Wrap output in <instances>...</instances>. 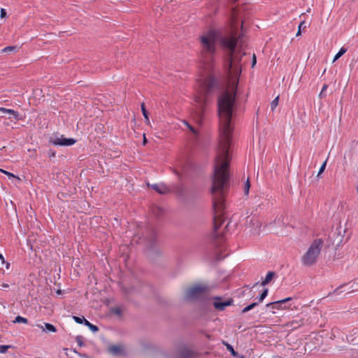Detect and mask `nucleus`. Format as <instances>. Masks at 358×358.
<instances>
[{"label":"nucleus","instance_id":"1","mask_svg":"<svg viewBox=\"0 0 358 358\" xmlns=\"http://www.w3.org/2000/svg\"><path fill=\"white\" fill-rule=\"evenodd\" d=\"M235 92L225 91L217 100V113L220 120V136L215 158L213 184L210 189L213 196V231L212 241H223V234L217 230L224 221V191L228 187V172L231 159L233 128L231 124L235 103Z\"/></svg>","mask_w":358,"mask_h":358},{"label":"nucleus","instance_id":"2","mask_svg":"<svg viewBox=\"0 0 358 358\" xmlns=\"http://www.w3.org/2000/svg\"><path fill=\"white\" fill-rule=\"evenodd\" d=\"M201 50L199 53L200 65L206 71L210 72L214 69L216 43L219 41L220 45L229 50V58L224 64V69L229 79L233 83H237L241 73V58L245 55L240 49L235 53L238 40L236 34L219 36L215 30H210L200 36Z\"/></svg>","mask_w":358,"mask_h":358},{"label":"nucleus","instance_id":"3","mask_svg":"<svg viewBox=\"0 0 358 358\" xmlns=\"http://www.w3.org/2000/svg\"><path fill=\"white\" fill-rule=\"evenodd\" d=\"M199 88L202 96H197L196 101L203 106L208 102V96L219 89V81L213 75H209L199 80Z\"/></svg>","mask_w":358,"mask_h":358},{"label":"nucleus","instance_id":"4","mask_svg":"<svg viewBox=\"0 0 358 358\" xmlns=\"http://www.w3.org/2000/svg\"><path fill=\"white\" fill-rule=\"evenodd\" d=\"M323 245V241L322 239L314 240L309 246L307 252L303 255L301 258V263L305 266H311L314 265L317 257L321 252Z\"/></svg>","mask_w":358,"mask_h":358},{"label":"nucleus","instance_id":"5","mask_svg":"<svg viewBox=\"0 0 358 358\" xmlns=\"http://www.w3.org/2000/svg\"><path fill=\"white\" fill-rule=\"evenodd\" d=\"M206 285H196L187 288L185 292V299L189 301H196L204 298L208 291Z\"/></svg>","mask_w":358,"mask_h":358},{"label":"nucleus","instance_id":"6","mask_svg":"<svg viewBox=\"0 0 358 358\" xmlns=\"http://www.w3.org/2000/svg\"><path fill=\"white\" fill-rule=\"evenodd\" d=\"M49 141L52 145L58 146H70L73 145L76 142V141L74 138H64L63 135H62L61 136H58L57 135L53 136L50 138Z\"/></svg>","mask_w":358,"mask_h":358},{"label":"nucleus","instance_id":"7","mask_svg":"<svg viewBox=\"0 0 358 358\" xmlns=\"http://www.w3.org/2000/svg\"><path fill=\"white\" fill-rule=\"evenodd\" d=\"M213 305L214 308L218 310H224L226 307L231 306L233 303V299H231L223 301L221 297L216 296L213 297Z\"/></svg>","mask_w":358,"mask_h":358},{"label":"nucleus","instance_id":"8","mask_svg":"<svg viewBox=\"0 0 358 358\" xmlns=\"http://www.w3.org/2000/svg\"><path fill=\"white\" fill-rule=\"evenodd\" d=\"M181 358H197L199 354L187 347L181 348L178 351Z\"/></svg>","mask_w":358,"mask_h":358},{"label":"nucleus","instance_id":"9","mask_svg":"<svg viewBox=\"0 0 358 358\" xmlns=\"http://www.w3.org/2000/svg\"><path fill=\"white\" fill-rule=\"evenodd\" d=\"M291 300H292L291 297H287V298H285L282 300L268 303L266 304V306L271 307L272 308L278 309V310L282 309V308L285 309V308H287V307L285 306L284 307H282V306L285 304L287 302L290 301Z\"/></svg>","mask_w":358,"mask_h":358},{"label":"nucleus","instance_id":"10","mask_svg":"<svg viewBox=\"0 0 358 358\" xmlns=\"http://www.w3.org/2000/svg\"><path fill=\"white\" fill-rule=\"evenodd\" d=\"M151 187L160 194H165L170 192L169 187L163 183L151 185Z\"/></svg>","mask_w":358,"mask_h":358},{"label":"nucleus","instance_id":"11","mask_svg":"<svg viewBox=\"0 0 358 358\" xmlns=\"http://www.w3.org/2000/svg\"><path fill=\"white\" fill-rule=\"evenodd\" d=\"M304 324V319L301 318L299 320H294L288 322L285 325L286 327H290L292 329H296Z\"/></svg>","mask_w":358,"mask_h":358},{"label":"nucleus","instance_id":"12","mask_svg":"<svg viewBox=\"0 0 358 358\" xmlns=\"http://www.w3.org/2000/svg\"><path fill=\"white\" fill-rule=\"evenodd\" d=\"M37 326L46 333H55L57 331V328L50 323H44V325L38 324Z\"/></svg>","mask_w":358,"mask_h":358},{"label":"nucleus","instance_id":"13","mask_svg":"<svg viewBox=\"0 0 358 358\" xmlns=\"http://www.w3.org/2000/svg\"><path fill=\"white\" fill-rule=\"evenodd\" d=\"M148 245L152 247L156 241V232L153 229L149 230Z\"/></svg>","mask_w":358,"mask_h":358},{"label":"nucleus","instance_id":"14","mask_svg":"<svg viewBox=\"0 0 358 358\" xmlns=\"http://www.w3.org/2000/svg\"><path fill=\"white\" fill-rule=\"evenodd\" d=\"M275 273L274 271H268L266 275V278L264 280L262 281L261 285L262 286H265L268 284L272 279L275 276Z\"/></svg>","mask_w":358,"mask_h":358},{"label":"nucleus","instance_id":"15","mask_svg":"<svg viewBox=\"0 0 358 358\" xmlns=\"http://www.w3.org/2000/svg\"><path fill=\"white\" fill-rule=\"evenodd\" d=\"M224 345H225L227 349L231 352V355L234 357L245 358V357L243 355H241V354L238 353L236 351H235L234 348L232 347V345H231L230 344L225 343Z\"/></svg>","mask_w":358,"mask_h":358},{"label":"nucleus","instance_id":"16","mask_svg":"<svg viewBox=\"0 0 358 358\" xmlns=\"http://www.w3.org/2000/svg\"><path fill=\"white\" fill-rule=\"evenodd\" d=\"M238 10L236 7H234L232 8L231 10V22L233 24V26L236 27V24L237 23V21L238 20Z\"/></svg>","mask_w":358,"mask_h":358},{"label":"nucleus","instance_id":"17","mask_svg":"<svg viewBox=\"0 0 358 358\" xmlns=\"http://www.w3.org/2000/svg\"><path fill=\"white\" fill-rule=\"evenodd\" d=\"M0 111H2L6 113L11 114L13 115L15 120H19V114L17 111L12 109H7L5 108H0Z\"/></svg>","mask_w":358,"mask_h":358},{"label":"nucleus","instance_id":"18","mask_svg":"<svg viewBox=\"0 0 358 358\" xmlns=\"http://www.w3.org/2000/svg\"><path fill=\"white\" fill-rule=\"evenodd\" d=\"M108 350L113 355H119L121 352L122 349H121L120 346H118V345H111V346L109 347Z\"/></svg>","mask_w":358,"mask_h":358},{"label":"nucleus","instance_id":"19","mask_svg":"<svg viewBox=\"0 0 358 358\" xmlns=\"http://www.w3.org/2000/svg\"><path fill=\"white\" fill-rule=\"evenodd\" d=\"M163 209L157 206L152 208V213L157 217L160 216L163 213Z\"/></svg>","mask_w":358,"mask_h":358},{"label":"nucleus","instance_id":"20","mask_svg":"<svg viewBox=\"0 0 358 358\" xmlns=\"http://www.w3.org/2000/svg\"><path fill=\"white\" fill-rule=\"evenodd\" d=\"M347 52V48L342 47L340 50L337 52V54L334 56L333 59V62H336L338 59L343 55H344Z\"/></svg>","mask_w":358,"mask_h":358},{"label":"nucleus","instance_id":"21","mask_svg":"<svg viewBox=\"0 0 358 358\" xmlns=\"http://www.w3.org/2000/svg\"><path fill=\"white\" fill-rule=\"evenodd\" d=\"M84 324L87 326L93 332H96L99 331V327L94 324H92L88 320H86Z\"/></svg>","mask_w":358,"mask_h":358},{"label":"nucleus","instance_id":"22","mask_svg":"<svg viewBox=\"0 0 358 358\" xmlns=\"http://www.w3.org/2000/svg\"><path fill=\"white\" fill-rule=\"evenodd\" d=\"M258 303L257 302H254V303H252L251 304L247 306L246 307H245L241 313H247L248 312L249 310H252V308H254L255 307H256L257 306Z\"/></svg>","mask_w":358,"mask_h":358},{"label":"nucleus","instance_id":"23","mask_svg":"<svg viewBox=\"0 0 358 358\" xmlns=\"http://www.w3.org/2000/svg\"><path fill=\"white\" fill-rule=\"evenodd\" d=\"M306 28V22H305V21H302V22L299 24V27H298V31H297V33H296V36H300V35L301 34V30H302V29H305Z\"/></svg>","mask_w":358,"mask_h":358},{"label":"nucleus","instance_id":"24","mask_svg":"<svg viewBox=\"0 0 358 358\" xmlns=\"http://www.w3.org/2000/svg\"><path fill=\"white\" fill-rule=\"evenodd\" d=\"M14 322L27 324L28 322V320L27 318L18 315L15 317Z\"/></svg>","mask_w":358,"mask_h":358},{"label":"nucleus","instance_id":"25","mask_svg":"<svg viewBox=\"0 0 358 358\" xmlns=\"http://www.w3.org/2000/svg\"><path fill=\"white\" fill-rule=\"evenodd\" d=\"M268 289H264L263 292L261 293V294L259 296V301L262 302L263 300L266 298V296L268 295Z\"/></svg>","mask_w":358,"mask_h":358},{"label":"nucleus","instance_id":"26","mask_svg":"<svg viewBox=\"0 0 358 358\" xmlns=\"http://www.w3.org/2000/svg\"><path fill=\"white\" fill-rule=\"evenodd\" d=\"M0 171L1 173H4L5 175L8 176L9 178H16L18 180H20L19 177L15 176L14 174H13L12 173L8 172L7 171H5L3 169H0Z\"/></svg>","mask_w":358,"mask_h":358},{"label":"nucleus","instance_id":"27","mask_svg":"<svg viewBox=\"0 0 358 358\" xmlns=\"http://www.w3.org/2000/svg\"><path fill=\"white\" fill-rule=\"evenodd\" d=\"M73 318L74 321L78 324H84L85 322L87 320L84 317H80L78 316H73Z\"/></svg>","mask_w":358,"mask_h":358},{"label":"nucleus","instance_id":"28","mask_svg":"<svg viewBox=\"0 0 358 358\" xmlns=\"http://www.w3.org/2000/svg\"><path fill=\"white\" fill-rule=\"evenodd\" d=\"M278 101H279V97L277 96L275 97L271 102V110H274L275 108H276V106H278Z\"/></svg>","mask_w":358,"mask_h":358},{"label":"nucleus","instance_id":"29","mask_svg":"<svg viewBox=\"0 0 358 358\" xmlns=\"http://www.w3.org/2000/svg\"><path fill=\"white\" fill-rule=\"evenodd\" d=\"M110 312L118 316H120L122 315V310L118 307L112 308L110 309Z\"/></svg>","mask_w":358,"mask_h":358},{"label":"nucleus","instance_id":"30","mask_svg":"<svg viewBox=\"0 0 358 358\" xmlns=\"http://www.w3.org/2000/svg\"><path fill=\"white\" fill-rule=\"evenodd\" d=\"M327 87H328L327 85L325 84L323 85L322 90L319 94L320 98L322 99L326 96L325 91L327 90Z\"/></svg>","mask_w":358,"mask_h":358},{"label":"nucleus","instance_id":"31","mask_svg":"<svg viewBox=\"0 0 358 358\" xmlns=\"http://www.w3.org/2000/svg\"><path fill=\"white\" fill-rule=\"evenodd\" d=\"M76 341L80 347L84 345L83 337L82 336H77L76 338Z\"/></svg>","mask_w":358,"mask_h":358},{"label":"nucleus","instance_id":"32","mask_svg":"<svg viewBox=\"0 0 358 358\" xmlns=\"http://www.w3.org/2000/svg\"><path fill=\"white\" fill-rule=\"evenodd\" d=\"M17 49L16 46H7L4 48L1 51L2 52H8L13 50H15Z\"/></svg>","mask_w":358,"mask_h":358},{"label":"nucleus","instance_id":"33","mask_svg":"<svg viewBox=\"0 0 358 358\" xmlns=\"http://www.w3.org/2000/svg\"><path fill=\"white\" fill-rule=\"evenodd\" d=\"M250 187V184L249 179H248L246 182L245 183V185H244V193H245V194H248L249 193Z\"/></svg>","mask_w":358,"mask_h":358},{"label":"nucleus","instance_id":"34","mask_svg":"<svg viewBox=\"0 0 358 358\" xmlns=\"http://www.w3.org/2000/svg\"><path fill=\"white\" fill-rule=\"evenodd\" d=\"M11 348L10 345H0V353H6L8 348Z\"/></svg>","mask_w":358,"mask_h":358},{"label":"nucleus","instance_id":"35","mask_svg":"<svg viewBox=\"0 0 358 358\" xmlns=\"http://www.w3.org/2000/svg\"><path fill=\"white\" fill-rule=\"evenodd\" d=\"M141 110H142V113H143V117H146V115H148V112L147 111V110L145 108V105L144 103H142L141 104Z\"/></svg>","mask_w":358,"mask_h":358},{"label":"nucleus","instance_id":"36","mask_svg":"<svg viewBox=\"0 0 358 358\" xmlns=\"http://www.w3.org/2000/svg\"><path fill=\"white\" fill-rule=\"evenodd\" d=\"M326 164H327V160L322 164V166L318 171L317 176H320V175L324 172L325 167H326Z\"/></svg>","mask_w":358,"mask_h":358},{"label":"nucleus","instance_id":"37","mask_svg":"<svg viewBox=\"0 0 358 358\" xmlns=\"http://www.w3.org/2000/svg\"><path fill=\"white\" fill-rule=\"evenodd\" d=\"M55 155H56V152H55V151L52 150H50L48 151V157H49L50 158L55 157Z\"/></svg>","mask_w":358,"mask_h":358},{"label":"nucleus","instance_id":"38","mask_svg":"<svg viewBox=\"0 0 358 358\" xmlns=\"http://www.w3.org/2000/svg\"><path fill=\"white\" fill-rule=\"evenodd\" d=\"M6 16V11L4 8H1V14H0V17L1 18H3Z\"/></svg>","mask_w":358,"mask_h":358},{"label":"nucleus","instance_id":"39","mask_svg":"<svg viewBox=\"0 0 358 358\" xmlns=\"http://www.w3.org/2000/svg\"><path fill=\"white\" fill-rule=\"evenodd\" d=\"M186 124H187V126L188 127V128L189 129V130H190L192 133H194V134H196V131L195 130V129H194L193 127H192V126H191L190 124H189L187 122H186Z\"/></svg>","mask_w":358,"mask_h":358},{"label":"nucleus","instance_id":"40","mask_svg":"<svg viewBox=\"0 0 358 358\" xmlns=\"http://www.w3.org/2000/svg\"><path fill=\"white\" fill-rule=\"evenodd\" d=\"M186 124H187V126L188 127V128L189 129V130H190L192 133H194V134H196V131L195 130V129H194L193 127H192V126H191L190 124H189L187 122H186Z\"/></svg>","mask_w":358,"mask_h":358},{"label":"nucleus","instance_id":"41","mask_svg":"<svg viewBox=\"0 0 358 358\" xmlns=\"http://www.w3.org/2000/svg\"><path fill=\"white\" fill-rule=\"evenodd\" d=\"M186 124H187V126L188 127V128L189 129V130H190L192 133H194V134H196V131L195 130V129H194L193 127H192V126H191L190 124H189L187 122H186Z\"/></svg>","mask_w":358,"mask_h":358},{"label":"nucleus","instance_id":"42","mask_svg":"<svg viewBox=\"0 0 358 358\" xmlns=\"http://www.w3.org/2000/svg\"><path fill=\"white\" fill-rule=\"evenodd\" d=\"M344 285H342L341 286H339L338 288H336L332 293H330L329 295H331V294H338V290L342 287H343Z\"/></svg>","mask_w":358,"mask_h":358},{"label":"nucleus","instance_id":"43","mask_svg":"<svg viewBox=\"0 0 358 358\" xmlns=\"http://www.w3.org/2000/svg\"><path fill=\"white\" fill-rule=\"evenodd\" d=\"M256 62H257V59H256V56L254 54L253 56H252V67L253 68L255 66V65L256 64Z\"/></svg>","mask_w":358,"mask_h":358},{"label":"nucleus","instance_id":"44","mask_svg":"<svg viewBox=\"0 0 358 358\" xmlns=\"http://www.w3.org/2000/svg\"><path fill=\"white\" fill-rule=\"evenodd\" d=\"M0 260H1V265H3V264L6 263L4 257H3V255L1 254H0Z\"/></svg>","mask_w":358,"mask_h":358},{"label":"nucleus","instance_id":"45","mask_svg":"<svg viewBox=\"0 0 358 358\" xmlns=\"http://www.w3.org/2000/svg\"><path fill=\"white\" fill-rule=\"evenodd\" d=\"M145 118V122L146 124H149L150 123V120H149V117H148V115H146V117H144Z\"/></svg>","mask_w":358,"mask_h":358},{"label":"nucleus","instance_id":"46","mask_svg":"<svg viewBox=\"0 0 358 358\" xmlns=\"http://www.w3.org/2000/svg\"><path fill=\"white\" fill-rule=\"evenodd\" d=\"M3 264H5V265H6V268L7 269H8V268H9V267H10V263H8V262H6V263H4Z\"/></svg>","mask_w":358,"mask_h":358},{"label":"nucleus","instance_id":"47","mask_svg":"<svg viewBox=\"0 0 358 358\" xmlns=\"http://www.w3.org/2000/svg\"><path fill=\"white\" fill-rule=\"evenodd\" d=\"M1 286H2L3 287H5V288H7V287H9V285H8V284H5V283L1 284Z\"/></svg>","mask_w":358,"mask_h":358},{"label":"nucleus","instance_id":"48","mask_svg":"<svg viewBox=\"0 0 358 358\" xmlns=\"http://www.w3.org/2000/svg\"><path fill=\"white\" fill-rule=\"evenodd\" d=\"M146 143H147V140H146L145 136H144L143 144L145 145Z\"/></svg>","mask_w":358,"mask_h":358},{"label":"nucleus","instance_id":"49","mask_svg":"<svg viewBox=\"0 0 358 358\" xmlns=\"http://www.w3.org/2000/svg\"><path fill=\"white\" fill-rule=\"evenodd\" d=\"M255 222H256V224H257V227H260V225H259V223L258 220H255Z\"/></svg>","mask_w":358,"mask_h":358},{"label":"nucleus","instance_id":"50","mask_svg":"<svg viewBox=\"0 0 358 358\" xmlns=\"http://www.w3.org/2000/svg\"><path fill=\"white\" fill-rule=\"evenodd\" d=\"M259 284V282H256L255 285H254V287L256 286L257 285Z\"/></svg>","mask_w":358,"mask_h":358},{"label":"nucleus","instance_id":"51","mask_svg":"<svg viewBox=\"0 0 358 358\" xmlns=\"http://www.w3.org/2000/svg\"><path fill=\"white\" fill-rule=\"evenodd\" d=\"M57 293H58V294H60V293H61V291H60V290L57 291Z\"/></svg>","mask_w":358,"mask_h":358},{"label":"nucleus","instance_id":"52","mask_svg":"<svg viewBox=\"0 0 358 358\" xmlns=\"http://www.w3.org/2000/svg\"><path fill=\"white\" fill-rule=\"evenodd\" d=\"M234 2L237 1L238 0H233Z\"/></svg>","mask_w":358,"mask_h":358},{"label":"nucleus","instance_id":"53","mask_svg":"<svg viewBox=\"0 0 358 358\" xmlns=\"http://www.w3.org/2000/svg\"><path fill=\"white\" fill-rule=\"evenodd\" d=\"M279 358H283V357H279Z\"/></svg>","mask_w":358,"mask_h":358},{"label":"nucleus","instance_id":"54","mask_svg":"<svg viewBox=\"0 0 358 358\" xmlns=\"http://www.w3.org/2000/svg\"><path fill=\"white\" fill-rule=\"evenodd\" d=\"M0 285L1 286V285L0 284Z\"/></svg>","mask_w":358,"mask_h":358}]
</instances>
